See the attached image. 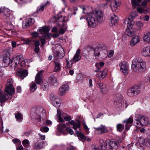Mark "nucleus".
<instances>
[{
  "instance_id": "ddd939ff",
  "label": "nucleus",
  "mask_w": 150,
  "mask_h": 150,
  "mask_svg": "<svg viewBox=\"0 0 150 150\" xmlns=\"http://www.w3.org/2000/svg\"><path fill=\"white\" fill-rule=\"evenodd\" d=\"M4 15L6 17L8 18V20H9L10 22L13 21L15 19L14 16L12 14V12L8 9H6Z\"/></svg>"
},
{
  "instance_id": "4be33fe9",
  "label": "nucleus",
  "mask_w": 150,
  "mask_h": 150,
  "mask_svg": "<svg viewBox=\"0 0 150 150\" xmlns=\"http://www.w3.org/2000/svg\"><path fill=\"white\" fill-rule=\"evenodd\" d=\"M108 72V69H105L103 71H100L98 72L97 75V77L100 79H103L105 78Z\"/></svg>"
},
{
  "instance_id": "de8ad7c7",
  "label": "nucleus",
  "mask_w": 150,
  "mask_h": 150,
  "mask_svg": "<svg viewBox=\"0 0 150 150\" xmlns=\"http://www.w3.org/2000/svg\"><path fill=\"white\" fill-rule=\"evenodd\" d=\"M76 134L78 137L82 139H84V138H85V136L84 135V134L81 132H79L78 131H76Z\"/></svg>"
},
{
  "instance_id": "c03bdc74",
  "label": "nucleus",
  "mask_w": 150,
  "mask_h": 150,
  "mask_svg": "<svg viewBox=\"0 0 150 150\" xmlns=\"http://www.w3.org/2000/svg\"><path fill=\"white\" fill-rule=\"evenodd\" d=\"M132 88L133 90H134V91L136 94V95L138 94L139 93L140 91V88L139 86H135Z\"/></svg>"
},
{
  "instance_id": "774afa93",
  "label": "nucleus",
  "mask_w": 150,
  "mask_h": 150,
  "mask_svg": "<svg viewBox=\"0 0 150 150\" xmlns=\"http://www.w3.org/2000/svg\"><path fill=\"white\" fill-rule=\"evenodd\" d=\"M64 16H61L58 18L57 20L58 22H64Z\"/></svg>"
},
{
  "instance_id": "37998d69",
  "label": "nucleus",
  "mask_w": 150,
  "mask_h": 150,
  "mask_svg": "<svg viewBox=\"0 0 150 150\" xmlns=\"http://www.w3.org/2000/svg\"><path fill=\"white\" fill-rule=\"evenodd\" d=\"M67 65L66 66V68H70L72 65V63L71 60L69 58H67L66 59Z\"/></svg>"
},
{
  "instance_id": "20e7f679",
  "label": "nucleus",
  "mask_w": 150,
  "mask_h": 150,
  "mask_svg": "<svg viewBox=\"0 0 150 150\" xmlns=\"http://www.w3.org/2000/svg\"><path fill=\"white\" fill-rule=\"evenodd\" d=\"M13 49L9 47L7 50H5L3 52V65L6 67L8 66L10 62V52L13 50Z\"/></svg>"
},
{
  "instance_id": "f03ea898",
  "label": "nucleus",
  "mask_w": 150,
  "mask_h": 150,
  "mask_svg": "<svg viewBox=\"0 0 150 150\" xmlns=\"http://www.w3.org/2000/svg\"><path fill=\"white\" fill-rule=\"evenodd\" d=\"M13 82V80L12 79H8L4 92L3 93L1 90L0 89V94L2 100L12 97V95L15 91L14 88L12 85Z\"/></svg>"
},
{
  "instance_id": "2f4dec72",
  "label": "nucleus",
  "mask_w": 150,
  "mask_h": 150,
  "mask_svg": "<svg viewBox=\"0 0 150 150\" xmlns=\"http://www.w3.org/2000/svg\"><path fill=\"white\" fill-rule=\"evenodd\" d=\"M144 25V23L140 21H137L135 23V25L137 27L136 30H140L141 28Z\"/></svg>"
},
{
  "instance_id": "72a5a7b5",
  "label": "nucleus",
  "mask_w": 150,
  "mask_h": 150,
  "mask_svg": "<svg viewBox=\"0 0 150 150\" xmlns=\"http://www.w3.org/2000/svg\"><path fill=\"white\" fill-rule=\"evenodd\" d=\"M137 30L135 29H133L132 30H129L127 32V35L129 37H132L136 34Z\"/></svg>"
},
{
  "instance_id": "09e8293b",
  "label": "nucleus",
  "mask_w": 150,
  "mask_h": 150,
  "mask_svg": "<svg viewBox=\"0 0 150 150\" xmlns=\"http://www.w3.org/2000/svg\"><path fill=\"white\" fill-rule=\"evenodd\" d=\"M54 106L57 108H58L60 105V99L59 98H57L54 103H53Z\"/></svg>"
},
{
  "instance_id": "412c9836",
  "label": "nucleus",
  "mask_w": 150,
  "mask_h": 150,
  "mask_svg": "<svg viewBox=\"0 0 150 150\" xmlns=\"http://www.w3.org/2000/svg\"><path fill=\"white\" fill-rule=\"evenodd\" d=\"M141 38L138 35H136L133 37L130 41V45L132 46H134L139 43L140 40Z\"/></svg>"
},
{
  "instance_id": "79ce46f5",
  "label": "nucleus",
  "mask_w": 150,
  "mask_h": 150,
  "mask_svg": "<svg viewBox=\"0 0 150 150\" xmlns=\"http://www.w3.org/2000/svg\"><path fill=\"white\" fill-rule=\"evenodd\" d=\"M61 113L60 111L59 110L57 109V116L58 118V120L60 122H64V120L61 118Z\"/></svg>"
},
{
  "instance_id": "5701e85b",
  "label": "nucleus",
  "mask_w": 150,
  "mask_h": 150,
  "mask_svg": "<svg viewBox=\"0 0 150 150\" xmlns=\"http://www.w3.org/2000/svg\"><path fill=\"white\" fill-rule=\"evenodd\" d=\"M66 127L65 124H60L58 125L57 128V133H61L64 134V131Z\"/></svg>"
},
{
  "instance_id": "ea45409f",
  "label": "nucleus",
  "mask_w": 150,
  "mask_h": 150,
  "mask_svg": "<svg viewBox=\"0 0 150 150\" xmlns=\"http://www.w3.org/2000/svg\"><path fill=\"white\" fill-rule=\"evenodd\" d=\"M50 4V2L48 1L47 3L44 5L41 6L39 7L37 9L38 12L42 11L44 9L45 7H46L47 5Z\"/></svg>"
},
{
  "instance_id": "c9c22d12",
  "label": "nucleus",
  "mask_w": 150,
  "mask_h": 150,
  "mask_svg": "<svg viewBox=\"0 0 150 150\" xmlns=\"http://www.w3.org/2000/svg\"><path fill=\"white\" fill-rule=\"evenodd\" d=\"M143 40L144 41L149 42H150V32H148L144 36Z\"/></svg>"
},
{
  "instance_id": "393cba45",
  "label": "nucleus",
  "mask_w": 150,
  "mask_h": 150,
  "mask_svg": "<svg viewBox=\"0 0 150 150\" xmlns=\"http://www.w3.org/2000/svg\"><path fill=\"white\" fill-rule=\"evenodd\" d=\"M35 22L33 19L32 18H28L26 20V23L24 25H23V27L24 28H26L32 25Z\"/></svg>"
},
{
  "instance_id": "cd10ccee",
  "label": "nucleus",
  "mask_w": 150,
  "mask_h": 150,
  "mask_svg": "<svg viewBox=\"0 0 150 150\" xmlns=\"http://www.w3.org/2000/svg\"><path fill=\"white\" fill-rule=\"evenodd\" d=\"M99 142L102 144L100 146L95 147L94 148V150H104L105 148V145H104L105 144L104 141L102 139H100Z\"/></svg>"
},
{
  "instance_id": "4c0bfd02",
  "label": "nucleus",
  "mask_w": 150,
  "mask_h": 150,
  "mask_svg": "<svg viewBox=\"0 0 150 150\" xmlns=\"http://www.w3.org/2000/svg\"><path fill=\"white\" fill-rule=\"evenodd\" d=\"M127 95L130 97H133L136 95L134 90L131 88L129 89L127 91Z\"/></svg>"
},
{
  "instance_id": "6e6552de",
  "label": "nucleus",
  "mask_w": 150,
  "mask_h": 150,
  "mask_svg": "<svg viewBox=\"0 0 150 150\" xmlns=\"http://www.w3.org/2000/svg\"><path fill=\"white\" fill-rule=\"evenodd\" d=\"M16 75L20 77L21 79H23L28 75V73L26 70L18 68L17 69Z\"/></svg>"
},
{
  "instance_id": "a19ab883",
  "label": "nucleus",
  "mask_w": 150,
  "mask_h": 150,
  "mask_svg": "<svg viewBox=\"0 0 150 150\" xmlns=\"http://www.w3.org/2000/svg\"><path fill=\"white\" fill-rule=\"evenodd\" d=\"M42 82L43 83L41 85L42 88L45 90L48 89L49 86L48 82L46 81H43Z\"/></svg>"
},
{
  "instance_id": "052dcab7",
  "label": "nucleus",
  "mask_w": 150,
  "mask_h": 150,
  "mask_svg": "<svg viewBox=\"0 0 150 150\" xmlns=\"http://www.w3.org/2000/svg\"><path fill=\"white\" fill-rule=\"evenodd\" d=\"M144 142L146 145L148 146H150V141L148 139H144Z\"/></svg>"
},
{
  "instance_id": "2eb2a0df",
  "label": "nucleus",
  "mask_w": 150,
  "mask_h": 150,
  "mask_svg": "<svg viewBox=\"0 0 150 150\" xmlns=\"http://www.w3.org/2000/svg\"><path fill=\"white\" fill-rule=\"evenodd\" d=\"M119 66L120 70L123 73L125 74L127 73L128 66L125 62L123 61L121 62Z\"/></svg>"
},
{
  "instance_id": "f257e3e1",
  "label": "nucleus",
  "mask_w": 150,
  "mask_h": 150,
  "mask_svg": "<svg viewBox=\"0 0 150 150\" xmlns=\"http://www.w3.org/2000/svg\"><path fill=\"white\" fill-rule=\"evenodd\" d=\"M103 12L100 10L96 11L93 13H89L86 18L88 25L92 28L96 27L97 22L103 21Z\"/></svg>"
},
{
  "instance_id": "58836bf2",
  "label": "nucleus",
  "mask_w": 150,
  "mask_h": 150,
  "mask_svg": "<svg viewBox=\"0 0 150 150\" xmlns=\"http://www.w3.org/2000/svg\"><path fill=\"white\" fill-rule=\"evenodd\" d=\"M101 48L100 47H95L94 49V55L96 57H98L100 55V51Z\"/></svg>"
},
{
  "instance_id": "5fc2aeb1",
  "label": "nucleus",
  "mask_w": 150,
  "mask_h": 150,
  "mask_svg": "<svg viewBox=\"0 0 150 150\" xmlns=\"http://www.w3.org/2000/svg\"><path fill=\"white\" fill-rule=\"evenodd\" d=\"M100 91L103 94H106L108 93L109 89H108L106 86L102 89L100 90Z\"/></svg>"
},
{
  "instance_id": "a211bd4d",
  "label": "nucleus",
  "mask_w": 150,
  "mask_h": 150,
  "mask_svg": "<svg viewBox=\"0 0 150 150\" xmlns=\"http://www.w3.org/2000/svg\"><path fill=\"white\" fill-rule=\"evenodd\" d=\"M64 55L65 52L62 47L59 49V50L57 51L55 54V57L58 59H62Z\"/></svg>"
},
{
  "instance_id": "338daca9",
  "label": "nucleus",
  "mask_w": 150,
  "mask_h": 150,
  "mask_svg": "<svg viewBox=\"0 0 150 150\" xmlns=\"http://www.w3.org/2000/svg\"><path fill=\"white\" fill-rule=\"evenodd\" d=\"M32 35L33 38H35L38 37V33L37 32H34L32 33Z\"/></svg>"
},
{
  "instance_id": "680f3d73",
  "label": "nucleus",
  "mask_w": 150,
  "mask_h": 150,
  "mask_svg": "<svg viewBox=\"0 0 150 150\" xmlns=\"http://www.w3.org/2000/svg\"><path fill=\"white\" fill-rule=\"evenodd\" d=\"M66 130L70 134L72 135L73 134L74 132L72 129L69 128L67 127L66 128Z\"/></svg>"
},
{
  "instance_id": "603ef678",
  "label": "nucleus",
  "mask_w": 150,
  "mask_h": 150,
  "mask_svg": "<svg viewBox=\"0 0 150 150\" xmlns=\"http://www.w3.org/2000/svg\"><path fill=\"white\" fill-rule=\"evenodd\" d=\"M82 123L85 131L88 134L89 132V128L86 125L85 122L83 121L82 122Z\"/></svg>"
},
{
  "instance_id": "bf43d9fd",
  "label": "nucleus",
  "mask_w": 150,
  "mask_h": 150,
  "mask_svg": "<svg viewBox=\"0 0 150 150\" xmlns=\"http://www.w3.org/2000/svg\"><path fill=\"white\" fill-rule=\"evenodd\" d=\"M98 84L99 86V88L100 89V90L104 88L106 86L105 84H104L103 83H98Z\"/></svg>"
},
{
  "instance_id": "c85d7f7f",
  "label": "nucleus",
  "mask_w": 150,
  "mask_h": 150,
  "mask_svg": "<svg viewBox=\"0 0 150 150\" xmlns=\"http://www.w3.org/2000/svg\"><path fill=\"white\" fill-rule=\"evenodd\" d=\"M54 71L55 72H58L61 70L60 64L59 62L55 61L54 62Z\"/></svg>"
},
{
  "instance_id": "e433bc0d",
  "label": "nucleus",
  "mask_w": 150,
  "mask_h": 150,
  "mask_svg": "<svg viewBox=\"0 0 150 150\" xmlns=\"http://www.w3.org/2000/svg\"><path fill=\"white\" fill-rule=\"evenodd\" d=\"M36 84L33 82H32L30 85V90L31 92H33L36 89Z\"/></svg>"
},
{
  "instance_id": "473e14b6",
  "label": "nucleus",
  "mask_w": 150,
  "mask_h": 150,
  "mask_svg": "<svg viewBox=\"0 0 150 150\" xmlns=\"http://www.w3.org/2000/svg\"><path fill=\"white\" fill-rule=\"evenodd\" d=\"M124 128V125L121 124H117L116 125L117 130L118 132H121Z\"/></svg>"
},
{
  "instance_id": "9d476101",
  "label": "nucleus",
  "mask_w": 150,
  "mask_h": 150,
  "mask_svg": "<svg viewBox=\"0 0 150 150\" xmlns=\"http://www.w3.org/2000/svg\"><path fill=\"white\" fill-rule=\"evenodd\" d=\"M95 133L97 134H100L108 132L107 127L105 126L101 125L97 127L94 128Z\"/></svg>"
},
{
  "instance_id": "f8f14e48",
  "label": "nucleus",
  "mask_w": 150,
  "mask_h": 150,
  "mask_svg": "<svg viewBox=\"0 0 150 150\" xmlns=\"http://www.w3.org/2000/svg\"><path fill=\"white\" fill-rule=\"evenodd\" d=\"M69 123L73 126L72 128L75 130L79 129V130L81 129V124L80 122L78 120H77L74 122L72 120L69 121Z\"/></svg>"
},
{
  "instance_id": "13d9d810",
  "label": "nucleus",
  "mask_w": 150,
  "mask_h": 150,
  "mask_svg": "<svg viewBox=\"0 0 150 150\" xmlns=\"http://www.w3.org/2000/svg\"><path fill=\"white\" fill-rule=\"evenodd\" d=\"M114 54V51L113 50H110L108 53L107 56L108 58H111L113 57Z\"/></svg>"
},
{
  "instance_id": "7ed1b4c3",
  "label": "nucleus",
  "mask_w": 150,
  "mask_h": 150,
  "mask_svg": "<svg viewBox=\"0 0 150 150\" xmlns=\"http://www.w3.org/2000/svg\"><path fill=\"white\" fill-rule=\"evenodd\" d=\"M27 62V59H25L22 54L16 56L12 59L11 64L14 68H16L19 65L21 66L24 67Z\"/></svg>"
},
{
  "instance_id": "bb28decb",
  "label": "nucleus",
  "mask_w": 150,
  "mask_h": 150,
  "mask_svg": "<svg viewBox=\"0 0 150 150\" xmlns=\"http://www.w3.org/2000/svg\"><path fill=\"white\" fill-rule=\"evenodd\" d=\"M138 61L140 63L142 71V72L146 69V65L145 62L142 59L140 58H138Z\"/></svg>"
},
{
  "instance_id": "6e6d98bb",
  "label": "nucleus",
  "mask_w": 150,
  "mask_h": 150,
  "mask_svg": "<svg viewBox=\"0 0 150 150\" xmlns=\"http://www.w3.org/2000/svg\"><path fill=\"white\" fill-rule=\"evenodd\" d=\"M57 98H59L58 97H56L53 94H51V95L50 97V100L52 101V103H54L55 101H56V99Z\"/></svg>"
},
{
  "instance_id": "69168bd1",
  "label": "nucleus",
  "mask_w": 150,
  "mask_h": 150,
  "mask_svg": "<svg viewBox=\"0 0 150 150\" xmlns=\"http://www.w3.org/2000/svg\"><path fill=\"white\" fill-rule=\"evenodd\" d=\"M148 1V0H143L142 1L141 5H142L145 7L147 6V2Z\"/></svg>"
},
{
  "instance_id": "0eeeda50",
  "label": "nucleus",
  "mask_w": 150,
  "mask_h": 150,
  "mask_svg": "<svg viewBox=\"0 0 150 150\" xmlns=\"http://www.w3.org/2000/svg\"><path fill=\"white\" fill-rule=\"evenodd\" d=\"M106 143L107 145H108L111 150H117L118 147V143L116 142L111 141L109 140H106Z\"/></svg>"
},
{
  "instance_id": "f3484780",
  "label": "nucleus",
  "mask_w": 150,
  "mask_h": 150,
  "mask_svg": "<svg viewBox=\"0 0 150 150\" xmlns=\"http://www.w3.org/2000/svg\"><path fill=\"white\" fill-rule=\"evenodd\" d=\"M110 21L109 24L111 26L115 25L117 23L118 20L117 16L115 14H112L110 17Z\"/></svg>"
},
{
  "instance_id": "4468645a",
  "label": "nucleus",
  "mask_w": 150,
  "mask_h": 150,
  "mask_svg": "<svg viewBox=\"0 0 150 150\" xmlns=\"http://www.w3.org/2000/svg\"><path fill=\"white\" fill-rule=\"evenodd\" d=\"M43 72V71H40L36 74L35 81L38 84H40V83L43 81V76L42 74Z\"/></svg>"
},
{
  "instance_id": "4d7b16f0",
  "label": "nucleus",
  "mask_w": 150,
  "mask_h": 150,
  "mask_svg": "<svg viewBox=\"0 0 150 150\" xmlns=\"http://www.w3.org/2000/svg\"><path fill=\"white\" fill-rule=\"evenodd\" d=\"M49 130V129L47 127H43L40 129V130L42 132H47Z\"/></svg>"
},
{
  "instance_id": "864d4df0",
  "label": "nucleus",
  "mask_w": 150,
  "mask_h": 150,
  "mask_svg": "<svg viewBox=\"0 0 150 150\" xmlns=\"http://www.w3.org/2000/svg\"><path fill=\"white\" fill-rule=\"evenodd\" d=\"M104 63L103 62H101L100 63H96L95 66L96 67L99 69L100 68V67H102L104 66Z\"/></svg>"
},
{
  "instance_id": "a878e982",
  "label": "nucleus",
  "mask_w": 150,
  "mask_h": 150,
  "mask_svg": "<svg viewBox=\"0 0 150 150\" xmlns=\"http://www.w3.org/2000/svg\"><path fill=\"white\" fill-rule=\"evenodd\" d=\"M120 3L116 1H114L111 4V8L112 11H115L120 6Z\"/></svg>"
},
{
  "instance_id": "7c9ffc66",
  "label": "nucleus",
  "mask_w": 150,
  "mask_h": 150,
  "mask_svg": "<svg viewBox=\"0 0 150 150\" xmlns=\"http://www.w3.org/2000/svg\"><path fill=\"white\" fill-rule=\"evenodd\" d=\"M42 142H38L33 146V147L36 149H40L42 148Z\"/></svg>"
},
{
  "instance_id": "1a4fd4ad",
  "label": "nucleus",
  "mask_w": 150,
  "mask_h": 150,
  "mask_svg": "<svg viewBox=\"0 0 150 150\" xmlns=\"http://www.w3.org/2000/svg\"><path fill=\"white\" fill-rule=\"evenodd\" d=\"M69 88V86L67 83L63 85L59 88V94L60 96L64 95Z\"/></svg>"
},
{
  "instance_id": "b1692460",
  "label": "nucleus",
  "mask_w": 150,
  "mask_h": 150,
  "mask_svg": "<svg viewBox=\"0 0 150 150\" xmlns=\"http://www.w3.org/2000/svg\"><path fill=\"white\" fill-rule=\"evenodd\" d=\"M141 54L145 57L150 56V47H144L142 50Z\"/></svg>"
},
{
  "instance_id": "e2e57ef3",
  "label": "nucleus",
  "mask_w": 150,
  "mask_h": 150,
  "mask_svg": "<svg viewBox=\"0 0 150 150\" xmlns=\"http://www.w3.org/2000/svg\"><path fill=\"white\" fill-rule=\"evenodd\" d=\"M67 29V27L64 29L63 28H61L59 30V35L63 34L65 33Z\"/></svg>"
},
{
  "instance_id": "423d86ee",
  "label": "nucleus",
  "mask_w": 150,
  "mask_h": 150,
  "mask_svg": "<svg viewBox=\"0 0 150 150\" xmlns=\"http://www.w3.org/2000/svg\"><path fill=\"white\" fill-rule=\"evenodd\" d=\"M141 68L140 63L138 61V58L134 59L132 61V69L135 72H142Z\"/></svg>"
},
{
  "instance_id": "f704fd0d",
  "label": "nucleus",
  "mask_w": 150,
  "mask_h": 150,
  "mask_svg": "<svg viewBox=\"0 0 150 150\" xmlns=\"http://www.w3.org/2000/svg\"><path fill=\"white\" fill-rule=\"evenodd\" d=\"M16 118V120L19 122L22 121L23 120V117L21 114L18 112L15 114Z\"/></svg>"
},
{
  "instance_id": "3c124183",
  "label": "nucleus",
  "mask_w": 150,
  "mask_h": 150,
  "mask_svg": "<svg viewBox=\"0 0 150 150\" xmlns=\"http://www.w3.org/2000/svg\"><path fill=\"white\" fill-rule=\"evenodd\" d=\"M122 100V97L121 95H118L116 97V99L115 101L116 103H120Z\"/></svg>"
},
{
  "instance_id": "39448f33",
  "label": "nucleus",
  "mask_w": 150,
  "mask_h": 150,
  "mask_svg": "<svg viewBox=\"0 0 150 150\" xmlns=\"http://www.w3.org/2000/svg\"><path fill=\"white\" fill-rule=\"evenodd\" d=\"M137 118L136 119L137 121L136 124L139 125V124L142 126H146L149 122L147 117L145 115H137Z\"/></svg>"
},
{
  "instance_id": "8fccbe9b",
  "label": "nucleus",
  "mask_w": 150,
  "mask_h": 150,
  "mask_svg": "<svg viewBox=\"0 0 150 150\" xmlns=\"http://www.w3.org/2000/svg\"><path fill=\"white\" fill-rule=\"evenodd\" d=\"M138 16V13L137 12L135 11L132 12L130 14V17L132 19H133L135 18Z\"/></svg>"
},
{
  "instance_id": "49530a36",
  "label": "nucleus",
  "mask_w": 150,
  "mask_h": 150,
  "mask_svg": "<svg viewBox=\"0 0 150 150\" xmlns=\"http://www.w3.org/2000/svg\"><path fill=\"white\" fill-rule=\"evenodd\" d=\"M22 144L24 147H28L30 144V142L28 139H25L23 141Z\"/></svg>"
},
{
  "instance_id": "aec40b11",
  "label": "nucleus",
  "mask_w": 150,
  "mask_h": 150,
  "mask_svg": "<svg viewBox=\"0 0 150 150\" xmlns=\"http://www.w3.org/2000/svg\"><path fill=\"white\" fill-rule=\"evenodd\" d=\"M133 122V119L131 117H130L128 119H126L123 121V123H126L125 127L126 129L127 130H128L129 129L130 127L132 125Z\"/></svg>"
},
{
  "instance_id": "a18cd8bd",
  "label": "nucleus",
  "mask_w": 150,
  "mask_h": 150,
  "mask_svg": "<svg viewBox=\"0 0 150 150\" xmlns=\"http://www.w3.org/2000/svg\"><path fill=\"white\" fill-rule=\"evenodd\" d=\"M142 0H131L132 5L135 6H139V3Z\"/></svg>"
},
{
  "instance_id": "9b49d317",
  "label": "nucleus",
  "mask_w": 150,
  "mask_h": 150,
  "mask_svg": "<svg viewBox=\"0 0 150 150\" xmlns=\"http://www.w3.org/2000/svg\"><path fill=\"white\" fill-rule=\"evenodd\" d=\"M134 23V22L133 21L132 19L129 17L125 18L124 21L125 26L127 27V28L128 29H132Z\"/></svg>"
},
{
  "instance_id": "0e129e2a",
  "label": "nucleus",
  "mask_w": 150,
  "mask_h": 150,
  "mask_svg": "<svg viewBox=\"0 0 150 150\" xmlns=\"http://www.w3.org/2000/svg\"><path fill=\"white\" fill-rule=\"evenodd\" d=\"M137 11L139 13H143L144 9L142 7H139L137 8Z\"/></svg>"
},
{
  "instance_id": "dca6fc26",
  "label": "nucleus",
  "mask_w": 150,
  "mask_h": 150,
  "mask_svg": "<svg viewBox=\"0 0 150 150\" xmlns=\"http://www.w3.org/2000/svg\"><path fill=\"white\" fill-rule=\"evenodd\" d=\"M50 30L48 27L47 26H44L38 29V31L40 32L42 34H44L43 36L45 38L49 36L48 33Z\"/></svg>"
},
{
  "instance_id": "c756f323",
  "label": "nucleus",
  "mask_w": 150,
  "mask_h": 150,
  "mask_svg": "<svg viewBox=\"0 0 150 150\" xmlns=\"http://www.w3.org/2000/svg\"><path fill=\"white\" fill-rule=\"evenodd\" d=\"M50 84L52 86H55L57 84V80L55 77L54 76L50 77Z\"/></svg>"
},
{
  "instance_id": "6ab92c4d",
  "label": "nucleus",
  "mask_w": 150,
  "mask_h": 150,
  "mask_svg": "<svg viewBox=\"0 0 150 150\" xmlns=\"http://www.w3.org/2000/svg\"><path fill=\"white\" fill-rule=\"evenodd\" d=\"M81 50L78 49L76 51L73 58L72 59V61L74 62H76L80 60L81 58L80 54Z\"/></svg>"
}]
</instances>
